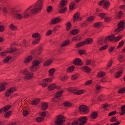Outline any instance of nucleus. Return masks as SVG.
I'll list each match as a JSON object with an SVG mask.
<instances>
[{"mask_svg":"<svg viewBox=\"0 0 125 125\" xmlns=\"http://www.w3.org/2000/svg\"><path fill=\"white\" fill-rule=\"evenodd\" d=\"M44 0H39L36 3L29 6L23 12H18L13 11L12 12V16L16 19L21 20V19H26L30 17L31 15L37 14L38 12L42 11V4Z\"/></svg>","mask_w":125,"mask_h":125,"instance_id":"f257e3e1","label":"nucleus"},{"mask_svg":"<svg viewBox=\"0 0 125 125\" xmlns=\"http://www.w3.org/2000/svg\"><path fill=\"white\" fill-rule=\"evenodd\" d=\"M115 38L114 36H108L103 39H100L98 41V43L99 45H102L104 43H107L108 42H111Z\"/></svg>","mask_w":125,"mask_h":125,"instance_id":"f03ea898","label":"nucleus"},{"mask_svg":"<svg viewBox=\"0 0 125 125\" xmlns=\"http://www.w3.org/2000/svg\"><path fill=\"white\" fill-rule=\"evenodd\" d=\"M40 61L35 60L32 62V65L30 67L29 69L31 72H36L38 71V69L40 68Z\"/></svg>","mask_w":125,"mask_h":125,"instance_id":"7ed1b4c3","label":"nucleus"},{"mask_svg":"<svg viewBox=\"0 0 125 125\" xmlns=\"http://www.w3.org/2000/svg\"><path fill=\"white\" fill-rule=\"evenodd\" d=\"M86 121H87V118L86 117H82L78 119V121L74 122L71 125H83L86 124Z\"/></svg>","mask_w":125,"mask_h":125,"instance_id":"20e7f679","label":"nucleus"},{"mask_svg":"<svg viewBox=\"0 0 125 125\" xmlns=\"http://www.w3.org/2000/svg\"><path fill=\"white\" fill-rule=\"evenodd\" d=\"M67 91L68 92H71L72 93H74L76 95H81V94H83V93L85 92V90L82 89L77 90L74 88H69L67 89Z\"/></svg>","mask_w":125,"mask_h":125,"instance_id":"39448f33","label":"nucleus"},{"mask_svg":"<svg viewBox=\"0 0 125 125\" xmlns=\"http://www.w3.org/2000/svg\"><path fill=\"white\" fill-rule=\"evenodd\" d=\"M67 4V0H62L61 2V6H60L59 13H64L67 8L65 7Z\"/></svg>","mask_w":125,"mask_h":125,"instance_id":"423d86ee","label":"nucleus"},{"mask_svg":"<svg viewBox=\"0 0 125 125\" xmlns=\"http://www.w3.org/2000/svg\"><path fill=\"white\" fill-rule=\"evenodd\" d=\"M93 42V39L92 38H88L85 40V41L83 42H80L76 44V47H80L81 46H83V45H84V44H88L89 43H91Z\"/></svg>","mask_w":125,"mask_h":125,"instance_id":"0eeeda50","label":"nucleus"},{"mask_svg":"<svg viewBox=\"0 0 125 125\" xmlns=\"http://www.w3.org/2000/svg\"><path fill=\"white\" fill-rule=\"evenodd\" d=\"M22 73L24 75V80H30L34 77V74L32 72H30L28 69H25Z\"/></svg>","mask_w":125,"mask_h":125,"instance_id":"6e6552de","label":"nucleus"},{"mask_svg":"<svg viewBox=\"0 0 125 125\" xmlns=\"http://www.w3.org/2000/svg\"><path fill=\"white\" fill-rule=\"evenodd\" d=\"M32 38L36 39L35 40L32 41V44H38L40 41H41V35L39 33H34L32 34Z\"/></svg>","mask_w":125,"mask_h":125,"instance_id":"1a4fd4ad","label":"nucleus"},{"mask_svg":"<svg viewBox=\"0 0 125 125\" xmlns=\"http://www.w3.org/2000/svg\"><path fill=\"white\" fill-rule=\"evenodd\" d=\"M125 29V22L121 21L118 23V28L115 30V34H118V32H121Z\"/></svg>","mask_w":125,"mask_h":125,"instance_id":"9d476101","label":"nucleus"},{"mask_svg":"<svg viewBox=\"0 0 125 125\" xmlns=\"http://www.w3.org/2000/svg\"><path fill=\"white\" fill-rule=\"evenodd\" d=\"M62 93H63V90L57 92L54 95V98L52 99V101L54 103L58 102V100H59V97L62 95Z\"/></svg>","mask_w":125,"mask_h":125,"instance_id":"9b49d317","label":"nucleus"},{"mask_svg":"<svg viewBox=\"0 0 125 125\" xmlns=\"http://www.w3.org/2000/svg\"><path fill=\"white\" fill-rule=\"evenodd\" d=\"M99 5L100 6H103L104 9H107L108 7H109V5H110V2L108 1H106L105 0H102L99 2Z\"/></svg>","mask_w":125,"mask_h":125,"instance_id":"f8f14e48","label":"nucleus"},{"mask_svg":"<svg viewBox=\"0 0 125 125\" xmlns=\"http://www.w3.org/2000/svg\"><path fill=\"white\" fill-rule=\"evenodd\" d=\"M79 110L83 114H87L89 112V109L87 108L86 105H82L80 106Z\"/></svg>","mask_w":125,"mask_h":125,"instance_id":"ddd939ff","label":"nucleus"},{"mask_svg":"<svg viewBox=\"0 0 125 125\" xmlns=\"http://www.w3.org/2000/svg\"><path fill=\"white\" fill-rule=\"evenodd\" d=\"M52 82V79L51 78H46L45 79H44L43 80V83H41L40 84L42 85L43 87H45L47 86V84L46 83H51Z\"/></svg>","mask_w":125,"mask_h":125,"instance_id":"4468645a","label":"nucleus"},{"mask_svg":"<svg viewBox=\"0 0 125 125\" xmlns=\"http://www.w3.org/2000/svg\"><path fill=\"white\" fill-rule=\"evenodd\" d=\"M14 91H16V88L15 87H12L10 89H8L5 93V96H9V95L13 93Z\"/></svg>","mask_w":125,"mask_h":125,"instance_id":"2eb2a0df","label":"nucleus"},{"mask_svg":"<svg viewBox=\"0 0 125 125\" xmlns=\"http://www.w3.org/2000/svg\"><path fill=\"white\" fill-rule=\"evenodd\" d=\"M73 64H74V65H78L79 66H82L83 63L81 59L77 58L73 61Z\"/></svg>","mask_w":125,"mask_h":125,"instance_id":"dca6fc26","label":"nucleus"},{"mask_svg":"<svg viewBox=\"0 0 125 125\" xmlns=\"http://www.w3.org/2000/svg\"><path fill=\"white\" fill-rule=\"evenodd\" d=\"M7 85V83H0V92H1V91H3V90H5V88H6Z\"/></svg>","mask_w":125,"mask_h":125,"instance_id":"f3484780","label":"nucleus"},{"mask_svg":"<svg viewBox=\"0 0 125 125\" xmlns=\"http://www.w3.org/2000/svg\"><path fill=\"white\" fill-rule=\"evenodd\" d=\"M81 19L82 18L80 17V14H79V13L74 14L73 19L74 22H75V21H80Z\"/></svg>","mask_w":125,"mask_h":125,"instance_id":"a211bd4d","label":"nucleus"},{"mask_svg":"<svg viewBox=\"0 0 125 125\" xmlns=\"http://www.w3.org/2000/svg\"><path fill=\"white\" fill-rule=\"evenodd\" d=\"M52 62H53V60L50 59L45 61L43 65L45 67H47V66H49L52 63Z\"/></svg>","mask_w":125,"mask_h":125,"instance_id":"6ab92c4d","label":"nucleus"},{"mask_svg":"<svg viewBox=\"0 0 125 125\" xmlns=\"http://www.w3.org/2000/svg\"><path fill=\"white\" fill-rule=\"evenodd\" d=\"M10 107H11V106L10 105H8L6 106L5 107H3L1 109H0V114H1L3 112H6V111H7V110H9V109H10Z\"/></svg>","mask_w":125,"mask_h":125,"instance_id":"aec40b11","label":"nucleus"},{"mask_svg":"<svg viewBox=\"0 0 125 125\" xmlns=\"http://www.w3.org/2000/svg\"><path fill=\"white\" fill-rule=\"evenodd\" d=\"M56 88V84L55 83H52L50 84L48 86V89L50 91H51V90H53L54 88Z\"/></svg>","mask_w":125,"mask_h":125,"instance_id":"412c9836","label":"nucleus"},{"mask_svg":"<svg viewBox=\"0 0 125 125\" xmlns=\"http://www.w3.org/2000/svg\"><path fill=\"white\" fill-rule=\"evenodd\" d=\"M125 114V105H123L121 107L120 115H121V116H124V114Z\"/></svg>","mask_w":125,"mask_h":125,"instance_id":"4be33fe9","label":"nucleus"},{"mask_svg":"<svg viewBox=\"0 0 125 125\" xmlns=\"http://www.w3.org/2000/svg\"><path fill=\"white\" fill-rule=\"evenodd\" d=\"M32 59H33V57H32L31 56H29L24 59V63H25V64H27V63H29V62H30Z\"/></svg>","mask_w":125,"mask_h":125,"instance_id":"5701e85b","label":"nucleus"},{"mask_svg":"<svg viewBox=\"0 0 125 125\" xmlns=\"http://www.w3.org/2000/svg\"><path fill=\"white\" fill-rule=\"evenodd\" d=\"M48 107V104L46 103H42V110H46Z\"/></svg>","mask_w":125,"mask_h":125,"instance_id":"b1692460","label":"nucleus"},{"mask_svg":"<svg viewBox=\"0 0 125 125\" xmlns=\"http://www.w3.org/2000/svg\"><path fill=\"white\" fill-rule=\"evenodd\" d=\"M68 77L66 75L60 76V79L61 80V81L62 82H65V81H67V80H68Z\"/></svg>","mask_w":125,"mask_h":125,"instance_id":"393cba45","label":"nucleus"},{"mask_svg":"<svg viewBox=\"0 0 125 125\" xmlns=\"http://www.w3.org/2000/svg\"><path fill=\"white\" fill-rule=\"evenodd\" d=\"M59 21H60V19L58 18H55L54 19H53L51 20V23L52 24H56L57 23H58V22H59Z\"/></svg>","mask_w":125,"mask_h":125,"instance_id":"a878e982","label":"nucleus"},{"mask_svg":"<svg viewBox=\"0 0 125 125\" xmlns=\"http://www.w3.org/2000/svg\"><path fill=\"white\" fill-rule=\"evenodd\" d=\"M111 36H113V37H114V38L113 39L112 41H111V42H113V41H114L115 42H119V41H120V40H122L123 38V36H118L116 38H115L114 35H111Z\"/></svg>","mask_w":125,"mask_h":125,"instance_id":"bb28decb","label":"nucleus"},{"mask_svg":"<svg viewBox=\"0 0 125 125\" xmlns=\"http://www.w3.org/2000/svg\"><path fill=\"white\" fill-rule=\"evenodd\" d=\"M102 22H96L94 24V27H95V28H100V27H102Z\"/></svg>","mask_w":125,"mask_h":125,"instance_id":"cd10ccee","label":"nucleus"},{"mask_svg":"<svg viewBox=\"0 0 125 125\" xmlns=\"http://www.w3.org/2000/svg\"><path fill=\"white\" fill-rule=\"evenodd\" d=\"M82 69L84 71V72H86V73H89L91 70L88 66H84Z\"/></svg>","mask_w":125,"mask_h":125,"instance_id":"c85d7f7f","label":"nucleus"},{"mask_svg":"<svg viewBox=\"0 0 125 125\" xmlns=\"http://www.w3.org/2000/svg\"><path fill=\"white\" fill-rule=\"evenodd\" d=\"M16 50H17V48H10L9 50L6 51V52L7 53H12V52H14V51H16Z\"/></svg>","mask_w":125,"mask_h":125,"instance_id":"c756f323","label":"nucleus"},{"mask_svg":"<svg viewBox=\"0 0 125 125\" xmlns=\"http://www.w3.org/2000/svg\"><path fill=\"white\" fill-rule=\"evenodd\" d=\"M9 27H10V29H11L12 31H16L17 30V27H16L13 24H11Z\"/></svg>","mask_w":125,"mask_h":125,"instance_id":"7c9ffc66","label":"nucleus"},{"mask_svg":"<svg viewBox=\"0 0 125 125\" xmlns=\"http://www.w3.org/2000/svg\"><path fill=\"white\" fill-rule=\"evenodd\" d=\"M39 102H40V99H37L32 101L31 102V104H32V105H37L39 104Z\"/></svg>","mask_w":125,"mask_h":125,"instance_id":"2f4dec72","label":"nucleus"},{"mask_svg":"<svg viewBox=\"0 0 125 125\" xmlns=\"http://www.w3.org/2000/svg\"><path fill=\"white\" fill-rule=\"evenodd\" d=\"M72 27V24H71V22H68L66 23V30L67 31H70L71 30V28Z\"/></svg>","mask_w":125,"mask_h":125,"instance_id":"473e14b6","label":"nucleus"},{"mask_svg":"<svg viewBox=\"0 0 125 125\" xmlns=\"http://www.w3.org/2000/svg\"><path fill=\"white\" fill-rule=\"evenodd\" d=\"M22 45L24 46V48H27V47L29 46V42H27L26 40H23Z\"/></svg>","mask_w":125,"mask_h":125,"instance_id":"72a5a7b5","label":"nucleus"},{"mask_svg":"<svg viewBox=\"0 0 125 125\" xmlns=\"http://www.w3.org/2000/svg\"><path fill=\"white\" fill-rule=\"evenodd\" d=\"M11 59V56H9L8 57H6L4 58L3 60L4 63H7V62H9V60Z\"/></svg>","mask_w":125,"mask_h":125,"instance_id":"f704fd0d","label":"nucleus"},{"mask_svg":"<svg viewBox=\"0 0 125 125\" xmlns=\"http://www.w3.org/2000/svg\"><path fill=\"white\" fill-rule=\"evenodd\" d=\"M112 64H113V61H109L106 65V70H108V69H109V68L112 66Z\"/></svg>","mask_w":125,"mask_h":125,"instance_id":"c9c22d12","label":"nucleus"},{"mask_svg":"<svg viewBox=\"0 0 125 125\" xmlns=\"http://www.w3.org/2000/svg\"><path fill=\"white\" fill-rule=\"evenodd\" d=\"M70 34L71 35H77V34H79V30L73 29L70 31Z\"/></svg>","mask_w":125,"mask_h":125,"instance_id":"e433bc0d","label":"nucleus"},{"mask_svg":"<svg viewBox=\"0 0 125 125\" xmlns=\"http://www.w3.org/2000/svg\"><path fill=\"white\" fill-rule=\"evenodd\" d=\"M74 69H75V66L74 65H72L70 67H69L67 68V72L68 73H71V72H73V71H74Z\"/></svg>","mask_w":125,"mask_h":125,"instance_id":"4c0bfd02","label":"nucleus"},{"mask_svg":"<svg viewBox=\"0 0 125 125\" xmlns=\"http://www.w3.org/2000/svg\"><path fill=\"white\" fill-rule=\"evenodd\" d=\"M79 76L80 75L78 73L72 75L71 76V80H77V79L79 78Z\"/></svg>","mask_w":125,"mask_h":125,"instance_id":"58836bf2","label":"nucleus"},{"mask_svg":"<svg viewBox=\"0 0 125 125\" xmlns=\"http://www.w3.org/2000/svg\"><path fill=\"white\" fill-rule=\"evenodd\" d=\"M10 116H11V112L10 111L6 112L4 115L5 118H9Z\"/></svg>","mask_w":125,"mask_h":125,"instance_id":"ea45409f","label":"nucleus"},{"mask_svg":"<svg viewBox=\"0 0 125 125\" xmlns=\"http://www.w3.org/2000/svg\"><path fill=\"white\" fill-rule=\"evenodd\" d=\"M42 51V47H39L37 49V51H36L37 54H41Z\"/></svg>","mask_w":125,"mask_h":125,"instance_id":"a19ab883","label":"nucleus"},{"mask_svg":"<svg viewBox=\"0 0 125 125\" xmlns=\"http://www.w3.org/2000/svg\"><path fill=\"white\" fill-rule=\"evenodd\" d=\"M43 117H38L36 119V122L37 123H41V122H42V120H43Z\"/></svg>","mask_w":125,"mask_h":125,"instance_id":"79ce46f5","label":"nucleus"},{"mask_svg":"<svg viewBox=\"0 0 125 125\" xmlns=\"http://www.w3.org/2000/svg\"><path fill=\"white\" fill-rule=\"evenodd\" d=\"M125 43V41L122 40L121 41V42H119V45L117 46V48H121L123 45H124V44Z\"/></svg>","mask_w":125,"mask_h":125,"instance_id":"37998d69","label":"nucleus"},{"mask_svg":"<svg viewBox=\"0 0 125 125\" xmlns=\"http://www.w3.org/2000/svg\"><path fill=\"white\" fill-rule=\"evenodd\" d=\"M81 40V37L77 36L73 37V41L74 42H79Z\"/></svg>","mask_w":125,"mask_h":125,"instance_id":"c03bdc74","label":"nucleus"},{"mask_svg":"<svg viewBox=\"0 0 125 125\" xmlns=\"http://www.w3.org/2000/svg\"><path fill=\"white\" fill-rule=\"evenodd\" d=\"M55 72V69L51 68L49 70V75H50V76H53V74H54Z\"/></svg>","mask_w":125,"mask_h":125,"instance_id":"a18cd8bd","label":"nucleus"},{"mask_svg":"<svg viewBox=\"0 0 125 125\" xmlns=\"http://www.w3.org/2000/svg\"><path fill=\"white\" fill-rule=\"evenodd\" d=\"M63 105L65 107H70V106H72V104L68 102H65L63 103Z\"/></svg>","mask_w":125,"mask_h":125,"instance_id":"49530a36","label":"nucleus"},{"mask_svg":"<svg viewBox=\"0 0 125 125\" xmlns=\"http://www.w3.org/2000/svg\"><path fill=\"white\" fill-rule=\"evenodd\" d=\"M114 49H115V46H111L109 47L108 52L109 53H112V52H113L114 51Z\"/></svg>","mask_w":125,"mask_h":125,"instance_id":"de8ad7c7","label":"nucleus"},{"mask_svg":"<svg viewBox=\"0 0 125 125\" xmlns=\"http://www.w3.org/2000/svg\"><path fill=\"white\" fill-rule=\"evenodd\" d=\"M105 74H106L105 73V72H100L98 73V77H99V78H102V77H104Z\"/></svg>","mask_w":125,"mask_h":125,"instance_id":"09e8293b","label":"nucleus"},{"mask_svg":"<svg viewBox=\"0 0 125 125\" xmlns=\"http://www.w3.org/2000/svg\"><path fill=\"white\" fill-rule=\"evenodd\" d=\"M70 42L69 41H65L62 44V46H66V45H69Z\"/></svg>","mask_w":125,"mask_h":125,"instance_id":"8fccbe9b","label":"nucleus"},{"mask_svg":"<svg viewBox=\"0 0 125 125\" xmlns=\"http://www.w3.org/2000/svg\"><path fill=\"white\" fill-rule=\"evenodd\" d=\"M75 8V2H72L70 5H69V9L72 10Z\"/></svg>","mask_w":125,"mask_h":125,"instance_id":"3c124183","label":"nucleus"},{"mask_svg":"<svg viewBox=\"0 0 125 125\" xmlns=\"http://www.w3.org/2000/svg\"><path fill=\"white\" fill-rule=\"evenodd\" d=\"M122 74H123V72L122 71H118L116 75H115V77L116 78H120V76H122Z\"/></svg>","mask_w":125,"mask_h":125,"instance_id":"603ef678","label":"nucleus"},{"mask_svg":"<svg viewBox=\"0 0 125 125\" xmlns=\"http://www.w3.org/2000/svg\"><path fill=\"white\" fill-rule=\"evenodd\" d=\"M108 47V45H105L102 47H101L99 50L100 51H102V50H105V49H107V48Z\"/></svg>","mask_w":125,"mask_h":125,"instance_id":"864d4df0","label":"nucleus"},{"mask_svg":"<svg viewBox=\"0 0 125 125\" xmlns=\"http://www.w3.org/2000/svg\"><path fill=\"white\" fill-rule=\"evenodd\" d=\"M91 118L92 119H96L97 118V113L94 112L91 114Z\"/></svg>","mask_w":125,"mask_h":125,"instance_id":"5fc2aeb1","label":"nucleus"},{"mask_svg":"<svg viewBox=\"0 0 125 125\" xmlns=\"http://www.w3.org/2000/svg\"><path fill=\"white\" fill-rule=\"evenodd\" d=\"M104 19L105 22H110L111 21V18L107 16H105Z\"/></svg>","mask_w":125,"mask_h":125,"instance_id":"6e6d98bb","label":"nucleus"},{"mask_svg":"<svg viewBox=\"0 0 125 125\" xmlns=\"http://www.w3.org/2000/svg\"><path fill=\"white\" fill-rule=\"evenodd\" d=\"M52 11V7L51 6H49L47 8V12L48 13H50Z\"/></svg>","mask_w":125,"mask_h":125,"instance_id":"4d7b16f0","label":"nucleus"},{"mask_svg":"<svg viewBox=\"0 0 125 125\" xmlns=\"http://www.w3.org/2000/svg\"><path fill=\"white\" fill-rule=\"evenodd\" d=\"M110 121L111 123H114V122H117V117L116 116L112 117L110 120Z\"/></svg>","mask_w":125,"mask_h":125,"instance_id":"13d9d810","label":"nucleus"},{"mask_svg":"<svg viewBox=\"0 0 125 125\" xmlns=\"http://www.w3.org/2000/svg\"><path fill=\"white\" fill-rule=\"evenodd\" d=\"M107 16L105 13H100L99 14V16L101 17V18H103L104 19L105 17Z\"/></svg>","mask_w":125,"mask_h":125,"instance_id":"bf43d9fd","label":"nucleus"},{"mask_svg":"<svg viewBox=\"0 0 125 125\" xmlns=\"http://www.w3.org/2000/svg\"><path fill=\"white\" fill-rule=\"evenodd\" d=\"M118 60L119 62H124V57L122 55H120L118 57Z\"/></svg>","mask_w":125,"mask_h":125,"instance_id":"052dcab7","label":"nucleus"},{"mask_svg":"<svg viewBox=\"0 0 125 125\" xmlns=\"http://www.w3.org/2000/svg\"><path fill=\"white\" fill-rule=\"evenodd\" d=\"M91 83H92V80H89L85 83L84 85H89V84H91Z\"/></svg>","mask_w":125,"mask_h":125,"instance_id":"680f3d73","label":"nucleus"},{"mask_svg":"<svg viewBox=\"0 0 125 125\" xmlns=\"http://www.w3.org/2000/svg\"><path fill=\"white\" fill-rule=\"evenodd\" d=\"M119 93H125V88H122L120 89L119 91Z\"/></svg>","mask_w":125,"mask_h":125,"instance_id":"e2e57ef3","label":"nucleus"},{"mask_svg":"<svg viewBox=\"0 0 125 125\" xmlns=\"http://www.w3.org/2000/svg\"><path fill=\"white\" fill-rule=\"evenodd\" d=\"M115 114H117V111H113L109 113L108 116H114Z\"/></svg>","mask_w":125,"mask_h":125,"instance_id":"0e129e2a","label":"nucleus"},{"mask_svg":"<svg viewBox=\"0 0 125 125\" xmlns=\"http://www.w3.org/2000/svg\"><path fill=\"white\" fill-rule=\"evenodd\" d=\"M52 34V31L51 30H49L46 33V36H50Z\"/></svg>","mask_w":125,"mask_h":125,"instance_id":"69168bd1","label":"nucleus"},{"mask_svg":"<svg viewBox=\"0 0 125 125\" xmlns=\"http://www.w3.org/2000/svg\"><path fill=\"white\" fill-rule=\"evenodd\" d=\"M29 114V112H28V111L27 110H23V112H22V114L23 115V116L24 117H26V116Z\"/></svg>","mask_w":125,"mask_h":125,"instance_id":"338daca9","label":"nucleus"},{"mask_svg":"<svg viewBox=\"0 0 125 125\" xmlns=\"http://www.w3.org/2000/svg\"><path fill=\"white\" fill-rule=\"evenodd\" d=\"M121 124V122L119 121H116V123L111 124L110 125H119Z\"/></svg>","mask_w":125,"mask_h":125,"instance_id":"774afa93","label":"nucleus"}]
</instances>
